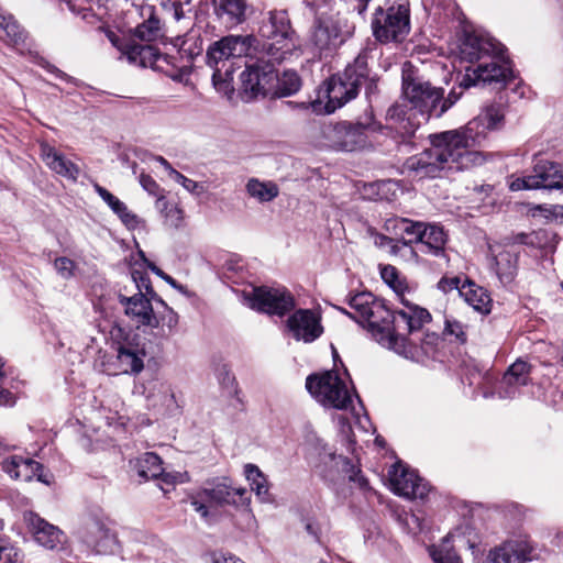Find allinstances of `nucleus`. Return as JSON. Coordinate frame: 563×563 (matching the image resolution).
<instances>
[{
    "label": "nucleus",
    "mask_w": 563,
    "mask_h": 563,
    "mask_svg": "<svg viewBox=\"0 0 563 563\" xmlns=\"http://www.w3.org/2000/svg\"><path fill=\"white\" fill-rule=\"evenodd\" d=\"M244 473L257 499L261 503H272L273 498L269 494V483L263 472L254 464H246L244 466Z\"/></svg>",
    "instance_id": "nucleus-34"
},
{
    "label": "nucleus",
    "mask_w": 563,
    "mask_h": 563,
    "mask_svg": "<svg viewBox=\"0 0 563 563\" xmlns=\"http://www.w3.org/2000/svg\"><path fill=\"white\" fill-rule=\"evenodd\" d=\"M143 356L144 352L120 345L117 353L118 369L123 374H139L144 367Z\"/></svg>",
    "instance_id": "nucleus-33"
},
{
    "label": "nucleus",
    "mask_w": 563,
    "mask_h": 563,
    "mask_svg": "<svg viewBox=\"0 0 563 563\" xmlns=\"http://www.w3.org/2000/svg\"><path fill=\"white\" fill-rule=\"evenodd\" d=\"M531 177L534 181L531 186L537 189H560L563 187V174L559 165L547 159L537 161Z\"/></svg>",
    "instance_id": "nucleus-29"
},
{
    "label": "nucleus",
    "mask_w": 563,
    "mask_h": 563,
    "mask_svg": "<svg viewBox=\"0 0 563 563\" xmlns=\"http://www.w3.org/2000/svg\"><path fill=\"white\" fill-rule=\"evenodd\" d=\"M533 183L534 181L531 175L526 177H518L509 183V188L512 191L537 189L536 187L531 186Z\"/></svg>",
    "instance_id": "nucleus-55"
},
{
    "label": "nucleus",
    "mask_w": 563,
    "mask_h": 563,
    "mask_svg": "<svg viewBox=\"0 0 563 563\" xmlns=\"http://www.w3.org/2000/svg\"><path fill=\"white\" fill-rule=\"evenodd\" d=\"M87 542L98 545L99 541L108 537V529L100 520L90 519L86 522Z\"/></svg>",
    "instance_id": "nucleus-46"
},
{
    "label": "nucleus",
    "mask_w": 563,
    "mask_h": 563,
    "mask_svg": "<svg viewBox=\"0 0 563 563\" xmlns=\"http://www.w3.org/2000/svg\"><path fill=\"white\" fill-rule=\"evenodd\" d=\"M260 33L267 40L264 49L269 62L282 63L298 55L299 45L285 11H271L262 21Z\"/></svg>",
    "instance_id": "nucleus-5"
},
{
    "label": "nucleus",
    "mask_w": 563,
    "mask_h": 563,
    "mask_svg": "<svg viewBox=\"0 0 563 563\" xmlns=\"http://www.w3.org/2000/svg\"><path fill=\"white\" fill-rule=\"evenodd\" d=\"M146 397L152 407L163 409L169 415H174L180 409L174 389L168 383L158 379L151 382Z\"/></svg>",
    "instance_id": "nucleus-28"
},
{
    "label": "nucleus",
    "mask_w": 563,
    "mask_h": 563,
    "mask_svg": "<svg viewBox=\"0 0 563 563\" xmlns=\"http://www.w3.org/2000/svg\"><path fill=\"white\" fill-rule=\"evenodd\" d=\"M410 522L415 523L416 527L413 529L420 531L422 530V523L419 517L415 514H411L409 517H407V525H410Z\"/></svg>",
    "instance_id": "nucleus-62"
},
{
    "label": "nucleus",
    "mask_w": 563,
    "mask_h": 563,
    "mask_svg": "<svg viewBox=\"0 0 563 563\" xmlns=\"http://www.w3.org/2000/svg\"><path fill=\"white\" fill-rule=\"evenodd\" d=\"M218 379L219 383L225 387H231L234 384V376L231 374V372L225 367H221L218 373Z\"/></svg>",
    "instance_id": "nucleus-57"
},
{
    "label": "nucleus",
    "mask_w": 563,
    "mask_h": 563,
    "mask_svg": "<svg viewBox=\"0 0 563 563\" xmlns=\"http://www.w3.org/2000/svg\"><path fill=\"white\" fill-rule=\"evenodd\" d=\"M362 124L323 122L311 126L310 139L314 145L352 152L366 145V130Z\"/></svg>",
    "instance_id": "nucleus-8"
},
{
    "label": "nucleus",
    "mask_w": 563,
    "mask_h": 563,
    "mask_svg": "<svg viewBox=\"0 0 563 563\" xmlns=\"http://www.w3.org/2000/svg\"><path fill=\"white\" fill-rule=\"evenodd\" d=\"M217 16L228 26L244 23L252 12L247 0H212Z\"/></svg>",
    "instance_id": "nucleus-27"
},
{
    "label": "nucleus",
    "mask_w": 563,
    "mask_h": 563,
    "mask_svg": "<svg viewBox=\"0 0 563 563\" xmlns=\"http://www.w3.org/2000/svg\"><path fill=\"white\" fill-rule=\"evenodd\" d=\"M444 331L461 341H465L464 325L460 321L446 319Z\"/></svg>",
    "instance_id": "nucleus-54"
},
{
    "label": "nucleus",
    "mask_w": 563,
    "mask_h": 563,
    "mask_svg": "<svg viewBox=\"0 0 563 563\" xmlns=\"http://www.w3.org/2000/svg\"><path fill=\"white\" fill-rule=\"evenodd\" d=\"M253 42L254 37L249 35H228L209 46L207 64L213 68L212 81L217 90L224 93L233 90L232 73L229 69L222 71V67L231 57L247 55Z\"/></svg>",
    "instance_id": "nucleus-6"
},
{
    "label": "nucleus",
    "mask_w": 563,
    "mask_h": 563,
    "mask_svg": "<svg viewBox=\"0 0 563 563\" xmlns=\"http://www.w3.org/2000/svg\"><path fill=\"white\" fill-rule=\"evenodd\" d=\"M460 296L464 301L479 313H488L490 311L492 299L486 289L478 286L468 278H464L460 288Z\"/></svg>",
    "instance_id": "nucleus-30"
},
{
    "label": "nucleus",
    "mask_w": 563,
    "mask_h": 563,
    "mask_svg": "<svg viewBox=\"0 0 563 563\" xmlns=\"http://www.w3.org/2000/svg\"><path fill=\"white\" fill-rule=\"evenodd\" d=\"M287 328L296 341L311 343L323 333L320 314L311 309H299L287 319Z\"/></svg>",
    "instance_id": "nucleus-20"
},
{
    "label": "nucleus",
    "mask_w": 563,
    "mask_h": 563,
    "mask_svg": "<svg viewBox=\"0 0 563 563\" xmlns=\"http://www.w3.org/2000/svg\"><path fill=\"white\" fill-rule=\"evenodd\" d=\"M412 244L413 243L397 240V242L391 245V254L395 256H399L405 262L417 263L418 253L420 251L419 246L416 249L412 246Z\"/></svg>",
    "instance_id": "nucleus-45"
},
{
    "label": "nucleus",
    "mask_w": 563,
    "mask_h": 563,
    "mask_svg": "<svg viewBox=\"0 0 563 563\" xmlns=\"http://www.w3.org/2000/svg\"><path fill=\"white\" fill-rule=\"evenodd\" d=\"M141 260L143 263L158 277L164 279V276L166 273H164L161 268H158L154 263L150 262L146 257L143 251L139 252Z\"/></svg>",
    "instance_id": "nucleus-59"
},
{
    "label": "nucleus",
    "mask_w": 563,
    "mask_h": 563,
    "mask_svg": "<svg viewBox=\"0 0 563 563\" xmlns=\"http://www.w3.org/2000/svg\"><path fill=\"white\" fill-rule=\"evenodd\" d=\"M309 394L324 408L347 411L360 419L358 412L352 406L353 395L345 382L334 371L309 375L306 379Z\"/></svg>",
    "instance_id": "nucleus-7"
},
{
    "label": "nucleus",
    "mask_w": 563,
    "mask_h": 563,
    "mask_svg": "<svg viewBox=\"0 0 563 563\" xmlns=\"http://www.w3.org/2000/svg\"><path fill=\"white\" fill-rule=\"evenodd\" d=\"M354 30V24L339 12L321 14L314 22L310 42L320 52L332 51L350 38Z\"/></svg>",
    "instance_id": "nucleus-10"
},
{
    "label": "nucleus",
    "mask_w": 563,
    "mask_h": 563,
    "mask_svg": "<svg viewBox=\"0 0 563 563\" xmlns=\"http://www.w3.org/2000/svg\"><path fill=\"white\" fill-rule=\"evenodd\" d=\"M382 279L395 291L399 297L400 302L405 307V301H410L406 298L407 285L400 278L397 268L393 265H384L380 267Z\"/></svg>",
    "instance_id": "nucleus-40"
},
{
    "label": "nucleus",
    "mask_w": 563,
    "mask_h": 563,
    "mask_svg": "<svg viewBox=\"0 0 563 563\" xmlns=\"http://www.w3.org/2000/svg\"><path fill=\"white\" fill-rule=\"evenodd\" d=\"M346 301L352 312L340 310L366 327L380 345L406 358L418 357L416 335L423 324L431 321L427 309L405 301V308L391 312L384 300L367 291L350 296Z\"/></svg>",
    "instance_id": "nucleus-2"
},
{
    "label": "nucleus",
    "mask_w": 563,
    "mask_h": 563,
    "mask_svg": "<svg viewBox=\"0 0 563 563\" xmlns=\"http://www.w3.org/2000/svg\"><path fill=\"white\" fill-rule=\"evenodd\" d=\"M531 366L517 360L512 363L503 378L498 382L496 393L500 399H514L519 395L520 388L530 382Z\"/></svg>",
    "instance_id": "nucleus-21"
},
{
    "label": "nucleus",
    "mask_w": 563,
    "mask_h": 563,
    "mask_svg": "<svg viewBox=\"0 0 563 563\" xmlns=\"http://www.w3.org/2000/svg\"><path fill=\"white\" fill-rule=\"evenodd\" d=\"M503 103L486 106L464 129L445 131L431 136V146L408 158L405 167L415 178H435L443 170H462L481 165L485 157L471 148L484 137L488 130L504 125Z\"/></svg>",
    "instance_id": "nucleus-1"
},
{
    "label": "nucleus",
    "mask_w": 563,
    "mask_h": 563,
    "mask_svg": "<svg viewBox=\"0 0 563 563\" xmlns=\"http://www.w3.org/2000/svg\"><path fill=\"white\" fill-rule=\"evenodd\" d=\"M533 548L527 540H509L488 552L486 563H527Z\"/></svg>",
    "instance_id": "nucleus-22"
},
{
    "label": "nucleus",
    "mask_w": 563,
    "mask_h": 563,
    "mask_svg": "<svg viewBox=\"0 0 563 563\" xmlns=\"http://www.w3.org/2000/svg\"><path fill=\"white\" fill-rule=\"evenodd\" d=\"M306 531L312 536L316 541L320 542V529L317 525L312 523V522H308L306 525Z\"/></svg>",
    "instance_id": "nucleus-61"
},
{
    "label": "nucleus",
    "mask_w": 563,
    "mask_h": 563,
    "mask_svg": "<svg viewBox=\"0 0 563 563\" xmlns=\"http://www.w3.org/2000/svg\"><path fill=\"white\" fill-rule=\"evenodd\" d=\"M504 47L493 37L476 31H465L460 45L461 58L470 63L479 62L484 57H500Z\"/></svg>",
    "instance_id": "nucleus-18"
},
{
    "label": "nucleus",
    "mask_w": 563,
    "mask_h": 563,
    "mask_svg": "<svg viewBox=\"0 0 563 563\" xmlns=\"http://www.w3.org/2000/svg\"><path fill=\"white\" fill-rule=\"evenodd\" d=\"M0 27L5 32L9 43L16 45L24 41V31L20 27L12 15H4L0 21Z\"/></svg>",
    "instance_id": "nucleus-43"
},
{
    "label": "nucleus",
    "mask_w": 563,
    "mask_h": 563,
    "mask_svg": "<svg viewBox=\"0 0 563 563\" xmlns=\"http://www.w3.org/2000/svg\"><path fill=\"white\" fill-rule=\"evenodd\" d=\"M275 63L268 59L265 64L247 65L240 76L243 92L251 98L273 93L276 79Z\"/></svg>",
    "instance_id": "nucleus-15"
},
{
    "label": "nucleus",
    "mask_w": 563,
    "mask_h": 563,
    "mask_svg": "<svg viewBox=\"0 0 563 563\" xmlns=\"http://www.w3.org/2000/svg\"><path fill=\"white\" fill-rule=\"evenodd\" d=\"M301 87V80L294 70H285L282 76L276 74L274 93L279 96H291Z\"/></svg>",
    "instance_id": "nucleus-41"
},
{
    "label": "nucleus",
    "mask_w": 563,
    "mask_h": 563,
    "mask_svg": "<svg viewBox=\"0 0 563 563\" xmlns=\"http://www.w3.org/2000/svg\"><path fill=\"white\" fill-rule=\"evenodd\" d=\"M401 93L405 103L391 106L387 111V118L393 122L390 128L395 129L402 140L413 136L422 121H428L432 114L441 117L457 100L454 92L443 98V89L420 77L409 62L405 63L401 69Z\"/></svg>",
    "instance_id": "nucleus-3"
},
{
    "label": "nucleus",
    "mask_w": 563,
    "mask_h": 563,
    "mask_svg": "<svg viewBox=\"0 0 563 563\" xmlns=\"http://www.w3.org/2000/svg\"><path fill=\"white\" fill-rule=\"evenodd\" d=\"M554 544L563 551V532L555 536Z\"/></svg>",
    "instance_id": "nucleus-64"
},
{
    "label": "nucleus",
    "mask_w": 563,
    "mask_h": 563,
    "mask_svg": "<svg viewBox=\"0 0 563 563\" xmlns=\"http://www.w3.org/2000/svg\"><path fill=\"white\" fill-rule=\"evenodd\" d=\"M125 55L131 63H140L141 65H145V59L147 57L155 56L154 48L150 45H130L126 47Z\"/></svg>",
    "instance_id": "nucleus-47"
},
{
    "label": "nucleus",
    "mask_w": 563,
    "mask_h": 563,
    "mask_svg": "<svg viewBox=\"0 0 563 563\" xmlns=\"http://www.w3.org/2000/svg\"><path fill=\"white\" fill-rule=\"evenodd\" d=\"M150 13L148 19L144 21L142 24L137 25L135 30V35L143 41H155L161 36V22L153 14V10L151 7L147 8Z\"/></svg>",
    "instance_id": "nucleus-42"
},
{
    "label": "nucleus",
    "mask_w": 563,
    "mask_h": 563,
    "mask_svg": "<svg viewBox=\"0 0 563 563\" xmlns=\"http://www.w3.org/2000/svg\"><path fill=\"white\" fill-rule=\"evenodd\" d=\"M316 467L318 474L327 482L336 483L341 478L347 477L361 489H367L368 487L367 479L361 475L360 470L349 459L336 455L330 449L323 448Z\"/></svg>",
    "instance_id": "nucleus-13"
},
{
    "label": "nucleus",
    "mask_w": 563,
    "mask_h": 563,
    "mask_svg": "<svg viewBox=\"0 0 563 563\" xmlns=\"http://www.w3.org/2000/svg\"><path fill=\"white\" fill-rule=\"evenodd\" d=\"M21 555L13 545L0 541V563H19Z\"/></svg>",
    "instance_id": "nucleus-51"
},
{
    "label": "nucleus",
    "mask_w": 563,
    "mask_h": 563,
    "mask_svg": "<svg viewBox=\"0 0 563 563\" xmlns=\"http://www.w3.org/2000/svg\"><path fill=\"white\" fill-rule=\"evenodd\" d=\"M463 284V280L461 279V277H457V276H452V277H448V276H444L442 277L439 283H438V288L443 291V292H449L451 290H454L456 289L459 292H460V288Z\"/></svg>",
    "instance_id": "nucleus-53"
},
{
    "label": "nucleus",
    "mask_w": 563,
    "mask_h": 563,
    "mask_svg": "<svg viewBox=\"0 0 563 563\" xmlns=\"http://www.w3.org/2000/svg\"><path fill=\"white\" fill-rule=\"evenodd\" d=\"M492 62L481 63L476 67H466L460 79V87L470 88L479 84H505L511 76V69L505 62L490 57Z\"/></svg>",
    "instance_id": "nucleus-17"
},
{
    "label": "nucleus",
    "mask_w": 563,
    "mask_h": 563,
    "mask_svg": "<svg viewBox=\"0 0 563 563\" xmlns=\"http://www.w3.org/2000/svg\"><path fill=\"white\" fill-rule=\"evenodd\" d=\"M252 309L269 314L284 316L295 307V298L285 287H257L246 295Z\"/></svg>",
    "instance_id": "nucleus-14"
},
{
    "label": "nucleus",
    "mask_w": 563,
    "mask_h": 563,
    "mask_svg": "<svg viewBox=\"0 0 563 563\" xmlns=\"http://www.w3.org/2000/svg\"><path fill=\"white\" fill-rule=\"evenodd\" d=\"M93 189L128 230L134 231L145 228V221L132 212L125 202L120 200L108 189L100 186L99 184H95Z\"/></svg>",
    "instance_id": "nucleus-25"
},
{
    "label": "nucleus",
    "mask_w": 563,
    "mask_h": 563,
    "mask_svg": "<svg viewBox=\"0 0 563 563\" xmlns=\"http://www.w3.org/2000/svg\"><path fill=\"white\" fill-rule=\"evenodd\" d=\"M552 214L555 219H560L563 222V206H554Z\"/></svg>",
    "instance_id": "nucleus-63"
},
{
    "label": "nucleus",
    "mask_w": 563,
    "mask_h": 563,
    "mask_svg": "<svg viewBox=\"0 0 563 563\" xmlns=\"http://www.w3.org/2000/svg\"><path fill=\"white\" fill-rule=\"evenodd\" d=\"M155 302L159 303L164 308V312L161 313L158 317L159 324L162 323L163 328H167L169 332L176 329L178 324V314L167 306V303L158 297L154 300Z\"/></svg>",
    "instance_id": "nucleus-48"
},
{
    "label": "nucleus",
    "mask_w": 563,
    "mask_h": 563,
    "mask_svg": "<svg viewBox=\"0 0 563 563\" xmlns=\"http://www.w3.org/2000/svg\"><path fill=\"white\" fill-rule=\"evenodd\" d=\"M156 210L164 217L165 222L173 228H179L184 221V211L177 203L169 201L165 194L155 201Z\"/></svg>",
    "instance_id": "nucleus-39"
},
{
    "label": "nucleus",
    "mask_w": 563,
    "mask_h": 563,
    "mask_svg": "<svg viewBox=\"0 0 563 563\" xmlns=\"http://www.w3.org/2000/svg\"><path fill=\"white\" fill-rule=\"evenodd\" d=\"M367 55L360 54L352 64H349L343 74L332 76L325 84V110L334 112L346 102L354 99L360 87L368 79Z\"/></svg>",
    "instance_id": "nucleus-4"
},
{
    "label": "nucleus",
    "mask_w": 563,
    "mask_h": 563,
    "mask_svg": "<svg viewBox=\"0 0 563 563\" xmlns=\"http://www.w3.org/2000/svg\"><path fill=\"white\" fill-rule=\"evenodd\" d=\"M389 485L391 490L405 498H424L429 493V485L413 470L395 463L388 471Z\"/></svg>",
    "instance_id": "nucleus-16"
},
{
    "label": "nucleus",
    "mask_w": 563,
    "mask_h": 563,
    "mask_svg": "<svg viewBox=\"0 0 563 563\" xmlns=\"http://www.w3.org/2000/svg\"><path fill=\"white\" fill-rule=\"evenodd\" d=\"M374 37L380 43H401L410 32V9L406 2L378 7L372 18Z\"/></svg>",
    "instance_id": "nucleus-9"
},
{
    "label": "nucleus",
    "mask_w": 563,
    "mask_h": 563,
    "mask_svg": "<svg viewBox=\"0 0 563 563\" xmlns=\"http://www.w3.org/2000/svg\"><path fill=\"white\" fill-rule=\"evenodd\" d=\"M191 40L192 38H187L183 42V45H181V48L180 51L184 52V53H187L188 52V55L190 58H192L195 55H198L201 51V47H198V46H195V48H191Z\"/></svg>",
    "instance_id": "nucleus-60"
},
{
    "label": "nucleus",
    "mask_w": 563,
    "mask_h": 563,
    "mask_svg": "<svg viewBox=\"0 0 563 563\" xmlns=\"http://www.w3.org/2000/svg\"><path fill=\"white\" fill-rule=\"evenodd\" d=\"M246 191L250 197L254 198L258 202H269L278 196L279 188L273 181H263L257 178H251L246 184Z\"/></svg>",
    "instance_id": "nucleus-36"
},
{
    "label": "nucleus",
    "mask_w": 563,
    "mask_h": 563,
    "mask_svg": "<svg viewBox=\"0 0 563 563\" xmlns=\"http://www.w3.org/2000/svg\"><path fill=\"white\" fill-rule=\"evenodd\" d=\"M446 242V235L442 228L437 225H423L421 240L419 241L420 253L440 255Z\"/></svg>",
    "instance_id": "nucleus-32"
},
{
    "label": "nucleus",
    "mask_w": 563,
    "mask_h": 563,
    "mask_svg": "<svg viewBox=\"0 0 563 563\" xmlns=\"http://www.w3.org/2000/svg\"><path fill=\"white\" fill-rule=\"evenodd\" d=\"M249 500L247 490L244 487H233L223 478L213 483L212 487H206L190 497V504L201 518H209V505H244Z\"/></svg>",
    "instance_id": "nucleus-11"
},
{
    "label": "nucleus",
    "mask_w": 563,
    "mask_h": 563,
    "mask_svg": "<svg viewBox=\"0 0 563 563\" xmlns=\"http://www.w3.org/2000/svg\"><path fill=\"white\" fill-rule=\"evenodd\" d=\"M151 298L148 295L135 292L131 296L119 294V302L124 308L125 316L134 323L137 328L148 327L156 329L159 327V320L156 316Z\"/></svg>",
    "instance_id": "nucleus-19"
},
{
    "label": "nucleus",
    "mask_w": 563,
    "mask_h": 563,
    "mask_svg": "<svg viewBox=\"0 0 563 563\" xmlns=\"http://www.w3.org/2000/svg\"><path fill=\"white\" fill-rule=\"evenodd\" d=\"M477 542L478 538L474 529L468 523H464L452 530L439 547H431L429 553L434 563H462L455 550L467 548L476 558Z\"/></svg>",
    "instance_id": "nucleus-12"
},
{
    "label": "nucleus",
    "mask_w": 563,
    "mask_h": 563,
    "mask_svg": "<svg viewBox=\"0 0 563 563\" xmlns=\"http://www.w3.org/2000/svg\"><path fill=\"white\" fill-rule=\"evenodd\" d=\"M41 157L45 165L55 174L71 181L78 179L80 168L49 144H41Z\"/></svg>",
    "instance_id": "nucleus-26"
},
{
    "label": "nucleus",
    "mask_w": 563,
    "mask_h": 563,
    "mask_svg": "<svg viewBox=\"0 0 563 563\" xmlns=\"http://www.w3.org/2000/svg\"><path fill=\"white\" fill-rule=\"evenodd\" d=\"M24 520L36 542L46 549H57L64 542V533L34 512H25Z\"/></svg>",
    "instance_id": "nucleus-23"
},
{
    "label": "nucleus",
    "mask_w": 563,
    "mask_h": 563,
    "mask_svg": "<svg viewBox=\"0 0 563 563\" xmlns=\"http://www.w3.org/2000/svg\"><path fill=\"white\" fill-rule=\"evenodd\" d=\"M131 279L135 284L137 292L148 295L151 298H154V300L158 298V295L153 289L150 277L145 272L133 267L131 269Z\"/></svg>",
    "instance_id": "nucleus-44"
},
{
    "label": "nucleus",
    "mask_w": 563,
    "mask_h": 563,
    "mask_svg": "<svg viewBox=\"0 0 563 563\" xmlns=\"http://www.w3.org/2000/svg\"><path fill=\"white\" fill-rule=\"evenodd\" d=\"M393 224L394 229L397 231L396 233H399L401 238L399 241L419 244V241L421 240V232L423 229V223L421 222H413L408 219H395L388 221V227Z\"/></svg>",
    "instance_id": "nucleus-38"
},
{
    "label": "nucleus",
    "mask_w": 563,
    "mask_h": 563,
    "mask_svg": "<svg viewBox=\"0 0 563 563\" xmlns=\"http://www.w3.org/2000/svg\"><path fill=\"white\" fill-rule=\"evenodd\" d=\"M1 464L2 470L14 479L30 482L36 477L42 483H49L42 474V465L30 457L12 455L3 460Z\"/></svg>",
    "instance_id": "nucleus-24"
},
{
    "label": "nucleus",
    "mask_w": 563,
    "mask_h": 563,
    "mask_svg": "<svg viewBox=\"0 0 563 563\" xmlns=\"http://www.w3.org/2000/svg\"><path fill=\"white\" fill-rule=\"evenodd\" d=\"M494 254V269L503 284H509L517 272V255L505 249H492Z\"/></svg>",
    "instance_id": "nucleus-31"
},
{
    "label": "nucleus",
    "mask_w": 563,
    "mask_h": 563,
    "mask_svg": "<svg viewBox=\"0 0 563 563\" xmlns=\"http://www.w3.org/2000/svg\"><path fill=\"white\" fill-rule=\"evenodd\" d=\"M133 466L137 475L144 479L158 478L162 474V460L153 452H146L137 457Z\"/></svg>",
    "instance_id": "nucleus-35"
},
{
    "label": "nucleus",
    "mask_w": 563,
    "mask_h": 563,
    "mask_svg": "<svg viewBox=\"0 0 563 563\" xmlns=\"http://www.w3.org/2000/svg\"><path fill=\"white\" fill-rule=\"evenodd\" d=\"M213 563H244L241 559L223 552L213 554Z\"/></svg>",
    "instance_id": "nucleus-58"
},
{
    "label": "nucleus",
    "mask_w": 563,
    "mask_h": 563,
    "mask_svg": "<svg viewBox=\"0 0 563 563\" xmlns=\"http://www.w3.org/2000/svg\"><path fill=\"white\" fill-rule=\"evenodd\" d=\"M170 177L190 194L201 195L205 191L202 184L186 177L174 168H170Z\"/></svg>",
    "instance_id": "nucleus-49"
},
{
    "label": "nucleus",
    "mask_w": 563,
    "mask_h": 563,
    "mask_svg": "<svg viewBox=\"0 0 563 563\" xmlns=\"http://www.w3.org/2000/svg\"><path fill=\"white\" fill-rule=\"evenodd\" d=\"M519 242L543 250L553 251L559 242L555 232L549 229H539L529 234H521Z\"/></svg>",
    "instance_id": "nucleus-37"
},
{
    "label": "nucleus",
    "mask_w": 563,
    "mask_h": 563,
    "mask_svg": "<svg viewBox=\"0 0 563 563\" xmlns=\"http://www.w3.org/2000/svg\"><path fill=\"white\" fill-rule=\"evenodd\" d=\"M54 267L62 278L69 279L74 276L76 264L73 260L63 256L54 261Z\"/></svg>",
    "instance_id": "nucleus-50"
},
{
    "label": "nucleus",
    "mask_w": 563,
    "mask_h": 563,
    "mask_svg": "<svg viewBox=\"0 0 563 563\" xmlns=\"http://www.w3.org/2000/svg\"><path fill=\"white\" fill-rule=\"evenodd\" d=\"M140 184L145 191L156 197V199L165 194L164 189L150 175L141 174Z\"/></svg>",
    "instance_id": "nucleus-52"
},
{
    "label": "nucleus",
    "mask_w": 563,
    "mask_h": 563,
    "mask_svg": "<svg viewBox=\"0 0 563 563\" xmlns=\"http://www.w3.org/2000/svg\"><path fill=\"white\" fill-rule=\"evenodd\" d=\"M161 478V482L167 486H174L175 484L177 483H184L185 482V478L181 474L177 473V474H172V473H164L162 471V474L161 476L158 477Z\"/></svg>",
    "instance_id": "nucleus-56"
}]
</instances>
